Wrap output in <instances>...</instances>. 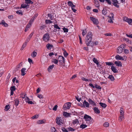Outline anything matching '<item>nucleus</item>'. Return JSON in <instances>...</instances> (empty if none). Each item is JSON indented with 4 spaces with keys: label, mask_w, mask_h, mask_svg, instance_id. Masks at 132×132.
<instances>
[{
    "label": "nucleus",
    "mask_w": 132,
    "mask_h": 132,
    "mask_svg": "<svg viewBox=\"0 0 132 132\" xmlns=\"http://www.w3.org/2000/svg\"><path fill=\"white\" fill-rule=\"evenodd\" d=\"M92 34L91 32L89 31L88 32L86 37L85 43L87 46H90L92 47L94 45V43L91 41Z\"/></svg>",
    "instance_id": "f257e3e1"
},
{
    "label": "nucleus",
    "mask_w": 132,
    "mask_h": 132,
    "mask_svg": "<svg viewBox=\"0 0 132 132\" xmlns=\"http://www.w3.org/2000/svg\"><path fill=\"white\" fill-rule=\"evenodd\" d=\"M125 0H113V4L117 8L119 7V6L117 4H119L121 3H123L125 2Z\"/></svg>",
    "instance_id": "f03ea898"
},
{
    "label": "nucleus",
    "mask_w": 132,
    "mask_h": 132,
    "mask_svg": "<svg viewBox=\"0 0 132 132\" xmlns=\"http://www.w3.org/2000/svg\"><path fill=\"white\" fill-rule=\"evenodd\" d=\"M56 122L59 125H61L63 124V121L60 117H57L55 120Z\"/></svg>",
    "instance_id": "7ed1b4c3"
},
{
    "label": "nucleus",
    "mask_w": 132,
    "mask_h": 132,
    "mask_svg": "<svg viewBox=\"0 0 132 132\" xmlns=\"http://www.w3.org/2000/svg\"><path fill=\"white\" fill-rule=\"evenodd\" d=\"M71 106V103L68 102L64 104L63 106V108L64 110H66L69 109Z\"/></svg>",
    "instance_id": "20e7f679"
},
{
    "label": "nucleus",
    "mask_w": 132,
    "mask_h": 132,
    "mask_svg": "<svg viewBox=\"0 0 132 132\" xmlns=\"http://www.w3.org/2000/svg\"><path fill=\"white\" fill-rule=\"evenodd\" d=\"M90 19L93 22L94 24H97L98 23V20L93 17L90 16L89 17Z\"/></svg>",
    "instance_id": "39448f33"
},
{
    "label": "nucleus",
    "mask_w": 132,
    "mask_h": 132,
    "mask_svg": "<svg viewBox=\"0 0 132 132\" xmlns=\"http://www.w3.org/2000/svg\"><path fill=\"white\" fill-rule=\"evenodd\" d=\"M124 46L123 44H121L119 47L117 49V53H121L122 52L123 48H124Z\"/></svg>",
    "instance_id": "423d86ee"
},
{
    "label": "nucleus",
    "mask_w": 132,
    "mask_h": 132,
    "mask_svg": "<svg viewBox=\"0 0 132 132\" xmlns=\"http://www.w3.org/2000/svg\"><path fill=\"white\" fill-rule=\"evenodd\" d=\"M50 38L49 34L48 33H46L43 36V39L46 42L48 41Z\"/></svg>",
    "instance_id": "0eeeda50"
},
{
    "label": "nucleus",
    "mask_w": 132,
    "mask_h": 132,
    "mask_svg": "<svg viewBox=\"0 0 132 132\" xmlns=\"http://www.w3.org/2000/svg\"><path fill=\"white\" fill-rule=\"evenodd\" d=\"M110 15L111 16H108V17L110 18V20L108 21V22L111 23H113V20H114V14L113 13H111L110 14Z\"/></svg>",
    "instance_id": "6e6552de"
},
{
    "label": "nucleus",
    "mask_w": 132,
    "mask_h": 132,
    "mask_svg": "<svg viewBox=\"0 0 132 132\" xmlns=\"http://www.w3.org/2000/svg\"><path fill=\"white\" fill-rule=\"evenodd\" d=\"M58 61L61 63H63L65 62L64 57L62 56H59L58 58Z\"/></svg>",
    "instance_id": "1a4fd4ad"
},
{
    "label": "nucleus",
    "mask_w": 132,
    "mask_h": 132,
    "mask_svg": "<svg viewBox=\"0 0 132 132\" xmlns=\"http://www.w3.org/2000/svg\"><path fill=\"white\" fill-rule=\"evenodd\" d=\"M84 118L86 121H89L92 118L91 117L87 114L85 115L84 117Z\"/></svg>",
    "instance_id": "9d476101"
},
{
    "label": "nucleus",
    "mask_w": 132,
    "mask_h": 132,
    "mask_svg": "<svg viewBox=\"0 0 132 132\" xmlns=\"http://www.w3.org/2000/svg\"><path fill=\"white\" fill-rule=\"evenodd\" d=\"M88 101L89 104L92 105L93 106H96V104L95 102L90 98L88 99Z\"/></svg>",
    "instance_id": "9b49d317"
},
{
    "label": "nucleus",
    "mask_w": 132,
    "mask_h": 132,
    "mask_svg": "<svg viewBox=\"0 0 132 132\" xmlns=\"http://www.w3.org/2000/svg\"><path fill=\"white\" fill-rule=\"evenodd\" d=\"M26 69L25 68H23L21 69V75L22 76H24L26 74Z\"/></svg>",
    "instance_id": "f8f14e48"
},
{
    "label": "nucleus",
    "mask_w": 132,
    "mask_h": 132,
    "mask_svg": "<svg viewBox=\"0 0 132 132\" xmlns=\"http://www.w3.org/2000/svg\"><path fill=\"white\" fill-rule=\"evenodd\" d=\"M114 63L118 67H121L122 66V63L120 61H116Z\"/></svg>",
    "instance_id": "ddd939ff"
},
{
    "label": "nucleus",
    "mask_w": 132,
    "mask_h": 132,
    "mask_svg": "<svg viewBox=\"0 0 132 132\" xmlns=\"http://www.w3.org/2000/svg\"><path fill=\"white\" fill-rule=\"evenodd\" d=\"M93 110L94 112L96 114H99L100 112V111L97 108L94 107L93 108Z\"/></svg>",
    "instance_id": "4468645a"
},
{
    "label": "nucleus",
    "mask_w": 132,
    "mask_h": 132,
    "mask_svg": "<svg viewBox=\"0 0 132 132\" xmlns=\"http://www.w3.org/2000/svg\"><path fill=\"white\" fill-rule=\"evenodd\" d=\"M111 67V69L113 72L116 73L118 72V71L116 69L115 67L113 66H112Z\"/></svg>",
    "instance_id": "2eb2a0df"
},
{
    "label": "nucleus",
    "mask_w": 132,
    "mask_h": 132,
    "mask_svg": "<svg viewBox=\"0 0 132 132\" xmlns=\"http://www.w3.org/2000/svg\"><path fill=\"white\" fill-rule=\"evenodd\" d=\"M94 3L95 6L97 7H98L100 6L99 2L97 0H95L94 1Z\"/></svg>",
    "instance_id": "dca6fc26"
},
{
    "label": "nucleus",
    "mask_w": 132,
    "mask_h": 132,
    "mask_svg": "<svg viewBox=\"0 0 132 132\" xmlns=\"http://www.w3.org/2000/svg\"><path fill=\"white\" fill-rule=\"evenodd\" d=\"M83 105L84 106H85L86 107H89V104L86 100H84L83 102Z\"/></svg>",
    "instance_id": "f3484780"
},
{
    "label": "nucleus",
    "mask_w": 132,
    "mask_h": 132,
    "mask_svg": "<svg viewBox=\"0 0 132 132\" xmlns=\"http://www.w3.org/2000/svg\"><path fill=\"white\" fill-rule=\"evenodd\" d=\"M115 58L117 60H124L123 57L121 56H120L119 55H117L115 56Z\"/></svg>",
    "instance_id": "a211bd4d"
},
{
    "label": "nucleus",
    "mask_w": 132,
    "mask_h": 132,
    "mask_svg": "<svg viewBox=\"0 0 132 132\" xmlns=\"http://www.w3.org/2000/svg\"><path fill=\"white\" fill-rule=\"evenodd\" d=\"M29 5H27L26 4H22L21 5V7L22 8H26L27 9H28L29 8Z\"/></svg>",
    "instance_id": "6ab92c4d"
},
{
    "label": "nucleus",
    "mask_w": 132,
    "mask_h": 132,
    "mask_svg": "<svg viewBox=\"0 0 132 132\" xmlns=\"http://www.w3.org/2000/svg\"><path fill=\"white\" fill-rule=\"evenodd\" d=\"M0 24H3L4 26L5 27H7L8 26V24L5 23L4 20H2V22H0Z\"/></svg>",
    "instance_id": "aec40b11"
},
{
    "label": "nucleus",
    "mask_w": 132,
    "mask_h": 132,
    "mask_svg": "<svg viewBox=\"0 0 132 132\" xmlns=\"http://www.w3.org/2000/svg\"><path fill=\"white\" fill-rule=\"evenodd\" d=\"M25 3L27 5H29V4H33V2H32L30 0H25Z\"/></svg>",
    "instance_id": "412c9836"
},
{
    "label": "nucleus",
    "mask_w": 132,
    "mask_h": 132,
    "mask_svg": "<svg viewBox=\"0 0 132 132\" xmlns=\"http://www.w3.org/2000/svg\"><path fill=\"white\" fill-rule=\"evenodd\" d=\"M38 14H37L35 15L32 17L31 19L29 21L30 22L32 23L34 20L38 16Z\"/></svg>",
    "instance_id": "4be33fe9"
},
{
    "label": "nucleus",
    "mask_w": 132,
    "mask_h": 132,
    "mask_svg": "<svg viewBox=\"0 0 132 132\" xmlns=\"http://www.w3.org/2000/svg\"><path fill=\"white\" fill-rule=\"evenodd\" d=\"M54 67V65L53 64L50 65L48 67L47 69L48 71L50 72Z\"/></svg>",
    "instance_id": "5701e85b"
},
{
    "label": "nucleus",
    "mask_w": 132,
    "mask_h": 132,
    "mask_svg": "<svg viewBox=\"0 0 132 132\" xmlns=\"http://www.w3.org/2000/svg\"><path fill=\"white\" fill-rule=\"evenodd\" d=\"M63 115L64 116L66 117H71L70 114L66 112H65L63 113Z\"/></svg>",
    "instance_id": "b1692460"
},
{
    "label": "nucleus",
    "mask_w": 132,
    "mask_h": 132,
    "mask_svg": "<svg viewBox=\"0 0 132 132\" xmlns=\"http://www.w3.org/2000/svg\"><path fill=\"white\" fill-rule=\"evenodd\" d=\"M100 105L104 108H105L107 106V105L104 103L100 102L99 103Z\"/></svg>",
    "instance_id": "393cba45"
},
{
    "label": "nucleus",
    "mask_w": 132,
    "mask_h": 132,
    "mask_svg": "<svg viewBox=\"0 0 132 132\" xmlns=\"http://www.w3.org/2000/svg\"><path fill=\"white\" fill-rule=\"evenodd\" d=\"M68 4L69 6L71 7H74L75 6V5L73 4L72 2L71 1H69L68 2Z\"/></svg>",
    "instance_id": "a878e982"
},
{
    "label": "nucleus",
    "mask_w": 132,
    "mask_h": 132,
    "mask_svg": "<svg viewBox=\"0 0 132 132\" xmlns=\"http://www.w3.org/2000/svg\"><path fill=\"white\" fill-rule=\"evenodd\" d=\"M108 78L110 79L111 81H114L115 79L113 76L111 75H109L108 77Z\"/></svg>",
    "instance_id": "bb28decb"
},
{
    "label": "nucleus",
    "mask_w": 132,
    "mask_h": 132,
    "mask_svg": "<svg viewBox=\"0 0 132 132\" xmlns=\"http://www.w3.org/2000/svg\"><path fill=\"white\" fill-rule=\"evenodd\" d=\"M79 123V121L78 119H76L72 121V123L73 124H78Z\"/></svg>",
    "instance_id": "cd10ccee"
},
{
    "label": "nucleus",
    "mask_w": 132,
    "mask_h": 132,
    "mask_svg": "<svg viewBox=\"0 0 132 132\" xmlns=\"http://www.w3.org/2000/svg\"><path fill=\"white\" fill-rule=\"evenodd\" d=\"M44 120H40L38 121L37 122V124H41L45 123V122L44 121Z\"/></svg>",
    "instance_id": "c85d7f7f"
},
{
    "label": "nucleus",
    "mask_w": 132,
    "mask_h": 132,
    "mask_svg": "<svg viewBox=\"0 0 132 132\" xmlns=\"http://www.w3.org/2000/svg\"><path fill=\"white\" fill-rule=\"evenodd\" d=\"M48 17H49L50 19L51 20H53L54 18L53 15L50 14H48Z\"/></svg>",
    "instance_id": "c756f323"
},
{
    "label": "nucleus",
    "mask_w": 132,
    "mask_h": 132,
    "mask_svg": "<svg viewBox=\"0 0 132 132\" xmlns=\"http://www.w3.org/2000/svg\"><path fill=\"white\" fill-rule=\"evenodd\" d=\"M93 61L96 64H97V65H98L99 62L97 59L93 57Z\"/></svg>",
    "instance_id": "7c9ffc66"
},
{
    "label": "nucleus",
    "mask_w": 132,
    "mask_h": 132,
    "mask_svg": "<svg viewBox=\"0 0 132 132\" xmlns=\"http://www.w3.org/2000/svg\"><path fill=\"white\" fill-rule=\"evenodd\" d=\"M22 62H21L18 65L16 66V69L18 70L19 68L22 67Z\"/></svg>",
    "instance_id": "2f4dec72"
},
{
    "label": "nucleus",
    "mask_w": 132,
    "mask_h": 132,
    "mask_svg": "<svg viewBox=\"0 0 132 132\" xmlns=\"http://www.w3.org/2000/svg\"><path fill=\"white\" fill-rule=\"evenodd\" d=\"M123 108H121L120 111V115H124V112L123 111Z\"/></svg>",
    "instance_id": "473e14b6"
},
{
    "label": "nucleus",
    "mask_w": 132,
    "mask_h": 132,
    "mask_svg": "<svg viewBox=\"0 0 132 132\" xmlns=\"http://www.w3.org/2000/svg\"><path fill=\"white\" fill-rule=\"evenodd\" d=\"M87 126L86 125H84L82 123L80 126V128L82 129H84L87 127Z\"/></svg>",
    "instance_id": "72a5a7b5"
},
{
    "label": "nucleus",
    "mask_w": 132,
    "mask_h": 132,
    "mask_svg": "<svg viewBox=\"0 0 132 132\" xmlns=\"http://www.w3.org/2000/svg\"><path fill=\"white\" fill-rule=\"evenodd\" d=\"M94 87L96 88L98 90H101L102 88L100 86L98 85L97 84L95 85Z\"/></svg>",
    "instance_id": "f704fd0d"
},
{
    "label": "nucleus",
    "mask_w": 132,
    "mask_h": 132,
    "mask_svg": "<svg viewBox=\"0 0 132 132\" xmlns=\"http://www.w3.org/2000/svg\"><path fill=\"white\" fill-rule=\"evenodd\" d=\"M124 118V115H120L119 118V120L120 121H121Z\"/></svg>",
    "instance_id": "c9c22d12"
},
{
    "label": "nucleus",
    "mask_w": 132,
    "mask_h": 132,
    "mask_svg": "<svg viewBox=\"0 0 132 132\" xmlns=\"http://www.w3.org/2000/svg\"><path fill=\"white\" fill-rule=\"evenodd\" d=\"M53 47V46L52 45L50 44H48L46 45L47 48L48 49H51Z\"/></svg>",
    "instance_id": "e433bc0d"
},
{
    "label": "nucleus",
    "mask_w": 132,
    "mask_h": 132,
    "mask_svg": "<svg viewBox=\"0 0 132 132\" xmlns=\"http://www.w3.org/2000/svg\"><path fill=\"white\" fill-rule=\"evenodd\" d=\"M37 54V53L35 51H34L31 54V55L33 57H34L36 56Z\"/></svg>",
    "instance_id": "4c0bfd02"
},
{
    "label": "nucleus",
    "mask_w": 132,
    "mask_h": 132,
    "mask_svg": "<svg viewBox=\"0 0 132 132\" xmlns=\"http://www.w3.org/2000/svg\"><path fill=\"white\" fill-rule=\"evenodd\" d=\"M10 108V106L9 105H6L5 107V110L6 111H7Z\"/></svg>",
    "instance_id": "58836bf2"
},
{
    "label": "nucleus",
    "mask_w": 132,
    "mask_h": 132,
    "mask_svg": "<svg viewBox=\"0 0 132 132\" xmlns=\"http://www.w3.org/2000/svg\"><path fill=\"white\" fill-rule=\"evenodd\" d=\"M107 12V11L103 9L102 11V13L103 14L105 15L106 14Z\"/></svg>",
    "instance_id": "ea45409f"
},
{
    "label": "nucleus",
    "mask_w": 132,
    "mask_h": 132,
    "mask_svg": "<svg viewBox=\"0 0 132 132\" xmlns=\"http://www.w3.org/2000/svg\"><path fill=\"white\" fill-rule=\"evenodd\" d=\"M128 24L131 25H132V19H129L127 22Z\"/></svg>",
    "instance_id": "a19ab883"
},
{
    "label": "nucleus",
    "mask_w": 132,
    "mask_h": 132,
    "mask_svg": "<svg viewBox=\"0 0 132 132\" xmlns=\"http://www.w3.org/2000/svg\"><path fill=\"white\" fill-rule=\"evenodd\" d=\"M19 102V100H15V105L16 106L18 105Z\"/></svg>",
    "instance_id": "79ce46f5"
},
{
    "label": "nucleus",
    "mask_w": 132,
    "mask_h": 132,
    "mask_svg": "<svg viewBox=\"0 0 132 132\" xmlns=\"http://www.w3.org/2000/svg\"><path fill=\"white\" fill-rule=\"evenodd\" d=\"M106 64V65L109 66H111L113 64V63H112L110 62H105Z\"/></svg>",
    "instance_id": "37998d69"
},
{
    "label": "nucleus",
    "mask_w": 132,
    "mask_h": 132,
    "mask_svg": "<svg viewBox=\"0 0 132 132\" xmlns=\"http://www.w3.org/2000/svg\"><path fill=\"white\" fill-rule=\"evenodd\" d=\"M62 130L63 132H68L67 130L63 127H62Z\"/></svg>",
    "instance_id": "c03bdc74"
},
{
    "label": "nucleus",
    "mask_w": 132,
    "mask_h": 132,
    "mask_svg": "<svg viewBox=\"0 0 132 132\" xmlns=\"http://www.w3.org/2000/svg\"><path fill=\"white\" fill-rule=\"evenodd\" d=\"M10 89L11 91H15V90L16 89H15V86H11L10 87Z\"/></svg>",
    "instance_id": "a18cd8bd"
},
{
    "label": "nucleus",
    "mask_w": 132,
    "mask_h": 132,
    "mask_svg": "<svg viewBox=\"0 0 132 132\" xmlns=\"http://www.w3.org/2000/svg\"><path fill=\"white\" fill-rule=\"evenodd\" d=\"M16 13L18 14H20L21 15H22V12L21 10L17 11H16Z\"/></svg>",
    "instance_id": "49530a36"
},
{
    "label": "nucleus",
    "mask_w": 132,
    "mask_h": 132,
    "mask_svg": "<svg viewBox=\"0 0 132 132\" xmlns=\"http://www.w3.org/2000/svg\"><path fill=\"white\" fill-rule=\"evenodd\" d=\"M87 32V31L86 30V29L85 30H83V31L82 32V35L83 36H84L86 34Z\"/></svg>",
    "instance_id": "de8ad7c7"
},
{
    "label": "nucleus",
    "mask_w": 132,
    "mask_h": 132,
    "mask_svg": "<svg viewBox=\"0 0 132 132\" xmlns=\"http://www.w3.org/2000/svg\"><path fill=\"white\" fill-rule=\"evenodd\" d=\"M54 27L55 28L58 29L59 30L60 29V27L57 24H55L54 25Z\"/></svg>",
    "instance_id": "09e8293b"
},
{
    "label": "nucleus",
    "mask_w": 132,
    "mask_h": 132,
    "mask_svg": "<svg viewBox=\"0 0 132 132\" xmlns=\"http://www.w3.org/2000/svg\"><path fill=\"white\" fill-rule=\"evenodd\" d=\"M51 131L52 132H55L56 131L55 128L54 127H52L51 128Z\"/></svg>",
    "instance_id": "8fccbe9b"
},
{
    "label": "nucleus",
    "mask_w": 132,
    "mask_h": 132,
    "mask_svg": "<svg viewBox=\"0 0 132 132\" xmlns=\"http://www.w3.org/2000/svg\"><path fill=\"white\" fill-rule=\"evenodd\" d=\"M109 124L108 122H105L104 124V126L105 127H108L109 126Z\"/></svg>",
    "instance_id": "3c124183"
},
{
    "label": "nucleus",
    "mask_w": 132,
    "mask_h": 132,
    "mask_svg": "<svg viewBox=\"0 0 132 132\" xmlns=\"http://www.w3.org/2000/svg\"><path fill=\"white\" fill-rule=\"evenodd\" d=\"M26 95V94L25 93H21V97L23 98H25Z\"/></svg>",
    "instance_id": "603ef678"
},
{
    "label": "nucleus",
    "mask_w": 132,
    "mask_h": 132,
    "mask_svg": "<svg viewBox=\"0 0 132 132\" xmlns=\"http://www.w3.org/2000/svg\"><path fill=\"white\" fill-rule=\"evenodd\" d=\"M129 19V18H128L127 17H124L123 18V19L124 21L127 22Z\"/></svg>",
    "instance_id": "864d4df0"
},
{
    "label": "nucleus",
    "mask_w": 132,
    "mask_h": 132,
    "mask_svg": "<svg viewBox=\"0 0 132 132\" xmlns=\"http://www.w3.org/2000/svg\"><path fill=\"white\" fill-rule=\"evenodd\" d=\"M32 23L31 22H30V21H29L28 24L26 26V27L28 28H29L30 27Z\"/></svg>",
    "instance_id": "5fc2aeb1"
},
{
    "label": "nucleus",
    "mask_w": 132,
    "mask_h": 132,
    "mask_svg": "<svg viewBox=\"0 0 132 132\" xmlns=\"http://www.w3.org/2000/svg\"><path fill=\"white\" fill-rule=\"evenodd\" d=\"M63 30L64 32H67L68 31V29L65 27L63 28Z\"/></svg>",
    "instance_id": "6e6d98bb"
},
{
    "label": "nucleus",
    "mask_w": 132,
    "mask_h": 132,
    "mask_svg": "<svg viewBox=\"0 0 132 132\" xmlns=\"http://www.w3.org/2000/svg\"><path fill=\"white\" fill-rule=\"evenodd\" d=\"M63 54L64 56L65 57H67L68 55V54L66 52V51H64L63 52Z\"/></svg>",
    "instance_id": "4d7b16f0"
},
{
    "label": "nucleus",
    "mask_w": 132,
    "mask_h": 132,
    "mask_svg": "<svg viewBox=\"0 0 132 132\" xmlns=\"http://www.w3.org/2000/svg\"><path fill=\"white\" fill-rule=\"evenodd\" d=\"M58 60H57L54 59L53 60V62L54 63L57 64L58 63Z\"/></svg>",
    "instance_id": "13d9d810"
},
{
    "label": "nucleus",
    "mask_w": 132,
    "mask_h": 132,
    "mask_svg": "<svg viewBox=\"0 0 132 132\" xmlns=\"http://www.w3.org/2000/svg\"><path fill=\"white\" fill-rule=\"evenodd\" d=\"M105 36H112V35L110 33H107L105 34H104Z\"/></svg>",
    "instance_id": "bf43d9fd"
},
{
    "label": "nucleus",
    "mask_w": 132,
    "mask_h": 132,
    "mask_svg": "<svg viewBox=\"0 0 132 132\" xmlns=\"http://www.w3.org/2000/svg\"><path fill=\"white\" fill-rule=\"evenodd\" d=\"M37 97L40 98H43V95L42 94H38Z\"/></svg>",
    "instance_id": "052dcab7"
},
{
    "label": "nucleus",
    "mask_w": 132,
    "mask_h": 132,
    "mask_svg": "<svg viewBox=\"0 0 132 132\" xmlns=\"http://www.w3.org/2000/svg\"><path fill=\"white\" fill-rule=\"evenodd\" d=\"M58 107L57 105H55L53 108V110L54 111H56L57 109V108Z\"/></svg>",
    "instance_id": "680f3d73"
},
{
    "label": "nucleus",
    "mask_w": 132,
    "mask_h": 132,
    "mask_svg": "<svg viewBox=\"0 0 132 132\" xmlns=\"http://www.w3.org/2000/svg\"><path fill=\"white\" fill-rule=\"evenodd\" d=\"M28 61L30 64L33 63V62L32 60L30 58L28 59Z\"/></svg>",
    "instance_id": "e2e57ef3"
},
{
    "label": "nucleus",
    "mask_w": 132,
    "mask_h": 132,
    "mask_svg": "<svg viewBox=\"0 0 132 132\" xmlns=\"http://www.w3.org/2000/svg\"><path fill=\"white\" fill-rule=\"evenodd\" d=\"M76 99L79 102H80V101H81V98H78V96L77 97L76 96Z\"/></svg>",
    "instance_id": "0e129e2a"
},
{
    "label": "nucleus",
    "mask_w": 132,
    "mask_h": 132,
    "mask_svg": "<svg viewBox=\"0 0 132 132\" xmlns=\"http://www.w3.org/2000/svg\"><path fill=\"white\" fill-rule=\"evenodd\" d=\"M30 99L27 97H26L25 99V100L26 102L28 103Z\"/></svg>",
    "instance_id": "69168bd1"
},
{
    "label": "nucleus",
    "mask_w": 132,
    "mask_h": 132,
    "mask_svg": "<svg viewBox=\"0 0 132 132\" xmlns=\"http://www.w3.org/2000/svg\"><path fill=\"white\" fill-rule=\"evenodd\" d=\"M81 79L83 81H89V80L88 79H86L85 78L83 77H82Z\"/></svg>",
    "instance_id": "338daca9"
},
{
    "label": "nucleus",
    "mask_w": 132,
    "mask_h": 132,
    "mask_svg": "<svg viewBox=\"0 0 132 132\" xmlns=\"http://www.w3.org/2000/svg\"><path fill=\"white\" fill-rule=\"evenodd\" d=\"M68 129L69 131H74L75 130L74 129H73V128H72L71 127H70Z\"/></svg>",
    "instance_id": "774afa93"
}]
</instances>
